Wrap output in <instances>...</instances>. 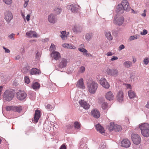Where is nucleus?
I'll use <instances>...</instances> for the list:
<instances>
[{"label":"nucleus","mask_w":149,"mask_h":149,"mask_svg":"<svg viewBox=\"0 0 149 149\" xmlns=\"http://www.w3.org/2000/svg\"><path fill=\"white\" fill-rule=\"evenodd\" d=\"M67 60L65 58H61L59 60L57 66L55 67V69L61 71H62L63 69L65 68L68 63Z\"/></svg>","instance_id":"obj_1"},{"label":"nucleus","mask_w":149,"mask_h":149,"mask_svg":"<svg viewBox=\"0 0 149 149\" xmlns=\"http://www.w3.org/2000/svg\"><path fill=\"white\" fill-rule=\"evenodd\" d=\"M88 89L90 93H95L98 86V84L94 81H92L87 84Z\"/></svg>","instance_id":"obj_2"},{"label":"nucleus","mask_w":149,"mask_h":149,"mask_svg":"<svg viewBox=\"0 0 149 149\" xmlns=\"http://www.w3.org/2000/svg\"><path fill=\"white\" fill-rule=\"evenodd\" d=\"M3 99L8 101H10L12 100L14 97V93L11 90H6L3 94Z\"/></svg>","instance_id":"obj_3"},{"label":"nucleus","mask_w":149,"mask_h":149,"mask_svg":"<svg viewBox=\"0 0 149 149\" xmlns=\"http://www.w3.org/2000/svg\"><path fill=\"white\" fill-rule=\"evenodd\" d=\"M122 129L121 126L117 124H114L113 123H111L110 124L109 130L110 131L114 130L116 132H118Z\"/></svg>","instance_id":"obj_4"},{"label":"nucleus","mask_w":149,"mask_h":149,"mask_svg":"<svg viewBox=\"0 0 149 149\" xmlns=\"http://www.w3.org/2000/svg\"><path fill=\"white\" fill-rule=\"evenodd\" d=\"M131 138L134 143L137 145L139 144L141 141L140 136L137 134H132Z\"/></svg>","instance_id":"obj_5"},{"label":"nucleus","mask_w":149,"mask_h":149,"mask_svg":"<svg viewBox=\"0 0 149 149\" xmlns=\"http://www.w3.org/2000/svg\"><path fill=\"white\" fill-rule=\"evenodd\" d=\"M4 18L8 23L10 22L13 18V15L10 11L7 10L5 12Z\"/></svg>","instance_id":"obj_6"},{"label":"nucleus","mask_w":149,"mask_h":149,"mask_svg":"<svg viewBox=\"0 0 149 149\" xmlns=\"http://www.w3.org/2000/svg\"><path fill=\"white\" fill-rule=\"evenodd\" d=\"M106 72L107 74L109 75L116 77L118 75V71L116 69H109L108 68Z\"/></svg>","instance_id":"obj_7"},{"label":"nucleus","mask_w":149,"mask_h":149,"mask_svg":"<svg viewBox=\"0 0 149 149\" xmlns=\"http://www.w3.org/2000/svg\"><path fill=\"white\" fill-rule=\"evenodd\" d=\"M124 19L123 17L120 16L116 17L113 21L114 24L120 26L124 22Z\"/></svg>","instance_id":"obj_8"},{"label":"nucleus","mask_w":149,"mask_h":149,"mask_svg":"<svg viewBox=\"0 0 149 149\" xmlns=\"http://www.w3.org/2000/svg\"><path fill=\"white\" fill-rule=\"evenodd\" d=\"M26 94L24 91H19L17 93V98L19 100L24 99L26 96Z\"/></svg>","instance_id":"obj_9"},{"label":"nucleus","mask_w":149,"mask_h":149,"mask_svg":"<svg viewBox=\"0 0 149 149\" xmlns=\"http://www.w3.org/2000/svg\"><path fill=\"white\" fill-rule=\"evenodd\" d=\"M51 56L56 61L61 58V56L60 53L56 51H53L51 54Z\"/></svg>","instance_id":"obj_10"},{"label":"nucleus","mask_w":149,"mask_h":149,"mask_svg":"<svg viewBox=\"0 0 149 149\" xmlns=\"http://www.w3.org/2000/svg\"><path fill=\"white\" fill-rule=\"evenodd\" d=\"M100 83L103 87L106 88H108L109 87V85L104 78H101L100 80Z\"/></svg>","instance_id":"obj_11"},{"label":"nucleus","mask_w":149,"mask_h":149,"mask_svg":"<svg viewBox=\"0 0 149 149\" xmlns=\"http://www.w3.org/2000/svg\"><path fill=\"white\" fill-rule=\"evenodd\" d=\"M80 106L86 110L88 109L90 107V105L86 101L81 100L79 102Z\"/></svg>","instance_id":"obj_12"},{"label":"nucleus","mask_w":149,"mask_h":149,"mask_svg":"<svg viewBox=\"0 0 149 149\" xmlns=\"http://www.w3.org/2000/svg\"><path fill=\"white\" fill-rule=\"evenodd\" d=\"M126 11H129L130 9V7L128 1L126 0H123L121 4Z\"/></svg>","instance_id":"obj_13"},{"label":"nucleus","mask_w":149,"mask_h":149,"mask_svg":"<svg viewBox=\"0 0 149 149\" xmlns=\"http://www.w3.org/2000/svg\"><path fill=\"white\" fill-rule=\"evenodd\" d=\"M131 144L130 141L127 139H123L121 142V146L125 148L129 147Z\"/></svg>","instance_id":"obj_14"},{"label":"nucleus","mask_w":149,"mask_h":149,"mask_svg":"<svg viewBox=\"0 0 149 149\" xmlns=\"http://www.w3.org/2000/svg\"><path fill=\"white\" fill-rule=\"evenodd\" d=\"M92 116L94 118H98L100 117V113L99 111L97 109H93L91 111Z\"/></svg>","instance_id":"obj_15"},{"label":"nucleus","mask_w":149,"mask_h":149,"mask_svg":"<svg viewBox=\"0 0 149 149\" xmlns=\"http://www.w3.org/2000/svg\"><path fill=\"white\" fill-rule=\"evenodd\" d=\"M40 111L37 110L35 111L33 121L35 123H37L40 116Z\"/></svg>","instance_id":"obj_16"},{"label":"nucleus","mask_w":149,"mask_h":149,"mask_svg":"<svg viewBox=\"0 0 149 149\" xmlns=\"http://www.w3.org/2000/svg\"><path fill=\"white\" fill-rule=\"evenodd\" d=\"M26 36L29 38H32V37L36 38L37 34L36 32L34 31H30L27 32L26 34Z\"/></svg>","instance_id":"obj_17"},{"label":"nucleus","mask_w":149,"mask_h":149,"mask_svg":"<svg viewBox=\"0 0 149 149\" xmlns=\"http://www.w3.org/2000/svg\"><path fill=\"white\" fill-rule=\"evenodd\" d=\"M67 8L68 9H70L71 11L73 13H76L78 10V7L75 4H72L70 5H68L67 6Z\"/></svg>","instance_id":"obj_18"},{"label":"nucleus","mask_w":149,"mask_h":149,"mask_svg":"<svg viewBox=\"0 0 149 149\" xmlns=\"http://www.w3.org/2000/svg\"><path fill=\"white\" fill-rule=\"evenodd\" d=\"M123 97L124 95L123 92L121 91H119L116 96L117 100L119 102H121L123 101Z\"/></svg>","instance_id":"obj_19"},{"label":"nucleus","mask_w":149,"mask_h":149,"mask_svg":"<svg viewBox=\"0 0 149 149\" xmlns=\"http://www.w3.org/2000/svg\"><path fill=\"white\" fill-rule=\"evenodd\" d=\"M48 20L51 23H54L56 21V19L55 15L51 14L48 16Z\"/></svg>","instance_id":"obj_20"},{"label":"nucleus","mask_w":149,"mask_h":149,"mask_svg":"<svg viewBox=\"0 0 149 149\" xmlns=\"http://www.w3.org/2000/svg\"><path fill=\"white\" fill-rule=\"evenodd\" d=\"M125 10L123 7V5L120 4H119L118 5L116 9V12L120 14L123 13Z\"/></svg>","instance_id":"obj_21"},{"label":"nucleus","mask_w":149,"mask_h":149,"mask_svg":"<svg viewBox=\"0 0 149 149\" xmlns=\"http://www.w3.org/2000/svg\"><path fill=\"white\" fill-rule=\"evenodd\" d=\"M76 86L78 88L82 89L84 88V86L83 79L81 78L78 81L76 84Z\"/></svg>","instance_id":"obj_22"},{"label":"nucleus","mask_w":149,"mask_h":149,"mask_svg":"<svg viewBox=\"0 0 149 149\" xmlns=\"http://www.w3.org/2000/svg\"><path fill=\"white\" fill-rule=\"evenodd\" d=\"M105 96L106 99L109 101L113 100L114 98L113 95L111 91L108 92Z\"/></svg>","instance_id":"obj_23"},{"label":"nucleus","mask_w":149,"mask_h":149,"mask_svg":"<svg viewBox=\"0 0 149 149\" xmlns=\"http://www.w3.org/2000/svg\"><path fill=\"white\" fill-rule=\"evenodd\" d=\"M41 73V72L39 70L36 68H32L30 71V74H31L39 75Z\"/></svg>","instance_id":"obj_24"},{"label":"nucleus","mask_w":149,"mask_h":149,"mask_svg":"<svg viewBox=\"0 0 149 149\" xmlns=\"http://www.w3.org/2000/svg\"><path fill=\"white\" fill-rule=\"evenodd\" d=\"M82 30V28L79 25H76L73 28V30L74 33H78L80 32Z\"/></svg>","instance_id":"obj_25"},{"label":"nucleus","mask_w":149,"mask_h":149,"mask_svg":"<svg viewBox=\"0 0 149 149\" xmlns=\"http://www.w3.org/2000/svg\"><path fill=\"white\" fill-rule=\"evenodd\" d=\"M139 128L141 130H147L149 129V124L147 123H142L139 125Z\"/></svg>","instance_id":"obj_26"},{"label":"nucleus","mask_w":149,"mask_h":149,"mask_svg":"<svg viewBox=\"0 0 149 149\" xmlns=\"http://www.w3.org/2000/svg\"><path fill=\"white\" fill-rule=\"evenodd\" d=\"M95 128L96 130L101 134L104 133V130L103 127L101 126L99 124H97L95 126Z\"/></svg>","instance_id":"obj_27"},{"label":"nucleus","mask_w":149,"mask_h":149,"mask_svg":"<svg viewBox=\"0 0 149 149\" xmlns=\"http://www.w3.org/2000/svg\"><path fill=\"white\" fill-rule=\"evenodd\" d=\"M141 133L144 136L148 137L149 136V129L146 130L143 129L141 131Z\"/></svg>","instance_id":"obj_28"},{"label":"nucleus","mask_w":149,"mask_h":149,"mask_svg":"<svg viewBox=\"0 0 149 149\" xmlns=\"http://www.w3.org/2000/svg\"><path fill=\"white\" fill-rule=\"evenodd\" d=\"M22 107L20 106H13V111L19 113L22 110Z\"/></svg>","instance_id":"obj_29"},{"label":"nucleus","mask_w":149,"mask_h":149,"mask_svg":"<svg viewBox=\"0 0 149 149\" xmlns=\"http://www.w3.org/2000/svg\"><path fill=\"white\" fill-rule=\"evenodd\" d=\"M93 36V34L91 33H88L86 34L85 38L88 41H89Z\"/></svg>","instance_id":"obj_30"},{"label":"nucleus","mask_w":149,"mask_h":149,"mask_svg":"<svg viewBox=\"0 0 149 149\" xmlns=\"http://www.w3.org/2000/svg\"><path fill=\"white\" fill-rule=\"evenodd\" d=\"M62 46L64 47L70 49H76V47L72 45H69L68 44H64L62 45Z\"/></svg>","instance_id":"obj_31"},{"label":"nucleus","mask_w":149,"mask_h":149,"mask_svg":"<svg viewBox=\"0 0 149 149\" xmlns=\"http://www.w3.org/2000/svg\"><path fill=\"white\" fill-rule=\"evenodd\" d=\"M32 87L35 90L39 88L40 87V84L37 82H33L31 85Z\"/></svg>","instance_id":"obj_32"},{"label":"nucleus","mask_w":149,"mask_h":149,"mask_svg":"<svg viewBox=\"0 0 149 149\" xmlns=\"http://www.w3.org/2000/svg\"><path fill=\"white\" fill-rule=\"evenodd\" d=\"M54 11L56 15H58L61 12L62 9L60 6L56 7L54 9Z\"/></svg>","instance_id":"obj_33"},{"label":"nucleus","mask_w":149,"mask_h":149,"mask_svg":"<svg viewBox=\"0 0 149 149\" xmlns=\"http://www.w3.org/2000/svg\"><path fill=\"white\" fill-rule=\"evenodd\" d=\"M123 65L126 68H129L132 66V63L131 61H126L124 63Z\"/></svg>","instance_id":"obj_34"},{"label":"nucleus","mask_w":149,"mask_h":149,"mask_svg":"<svg viewBox=\"0 0 149 149\" xmlns=\"http://www.w3.org/2000/svg\"><path fill=\"white\" fill-rule=\"evenodd\" d=\"M128 94L129 97L130 99L132 98L135 97V93L132 91H129L128 92Z\"/></svg>","instance_id":"obj_35"},{"label":"nucleus","mask_w":149,"mask_h":149,"mask_svg":"<svg viewBox=\"0 0 149 149\" xmlns=\"http://www.w3.org/2000/svg\"><path fill=\"white\" fill-rule=\"evenodd\" d=\"M105 35L108 39L109 40H111L113 39V37L111 36V32L109 31L106 32Z\"/></svg>","instance_id":"obj_36"},{"label":"nucleus","mask_w":149,"mask_h":149,"mask_svg":"<svg viewBox=\"0 0 149 149\" xmlns=\"http://www.w3.org/2000/svg\"><path fill=\"white\" fill-rule=\"evenodd\" d=\"M26 65H27L25 66L23 69V71L25 73L27 72L30 69L29 66L27 65V64H26Z\"/></svg>","instance_id":"obj_37"},{"label":"nucleus","mask_w":149,"mask_h":149,"mask_svg":"<svg viewBox=\"0 0 149 149\" xmlns=\"http://www.w3.org/2000/svg\"><path fill=\"white\" fill-rule=\"evenodd\" d=\"M74 127L75 128L79 129L80 128V125L78 122H76L74 123Z\"/></svg>","instance_id":"obj_38"},{"label":"nucleus","mask_w":149,"mask_h":149,"mask_svg":"<svg viewBox=\"0 0 149 149\" xmlns=\"http://www.w3.org/2000/svg\"><path fill=\"white\" fill-rule=\"evenodd\" d=\"M107 103L106 102H102V107L104 109H106L107 108Z\"/></svg>","instance_id":"obj_39"},{"label":"nucleus","mask_w":149,"mask_h":149,"mask_svg":"<svg viewBox=\"0 0 149 149\" xmlns=\"http://www.w3.org/2000/svg\"><path fill=\"white\" fill-rule=\"evenodd\" d=\"M50 50L52 51H55V50L56 49V47L55 45L52 43L51 44V45L50 49Z\"/></svg>","instance_id":"obj_40"},{"label":"nucleus","mask_w":149,"mask_h":149,"mask_svg":"<svg viewBox=\"0 0 149 149\" xmlns=\"http://www.w3.org/2000/svg\"><path fill=\"white\" fill-rule=\"evenodd\" d=\"M24 81L25 83L28 84L30 83V80L29 77L27 76L24 77Z\"/></svg>","instance_id":"obj_41"},{"label":"nucleus","mask_w":149,"mask_h":149,"mask_svg":"<svg viewBox=\"0 0 149 149\" xmlns=\"http://www.w3.org/2000/svg\"><path fill=\"white\" fill-rule=\"evenodd\" d=\"M149 62V58L147 57H146L144 58L143 60V63L146 65H147Z\"/></svg>","instance_id":"obj_42"},{"label":"nucleus","mask_w":149,"mask_h":149,"mask_svg":"<svg viewBox=\"0 0 149 149\" xmlns=\"http://www.w3.org/2000/svg\"><path fill=\"white\" fill-rule=\"evenodd\" d=\"M85 70V68L84 66H81L79 68V72L82 73L84 72Z\"/></svg>","instance_id":"obj_43"},{"label":"nucleus","mask_w":149,"mask_h":149,"mask_svg":"<svg viewBox=\"0 0 149 149\" xmlns=\"http://www.w3.org/2000/svg\"><path fill=\"white\" fill-rule=\"evenodd\" d=\"M13 106H8L6 107V109L7 111L11 110H13Z\"/></svg>","instance_id":"obj_44"},{"label":"nucleus","mask_w":149,"mask_h":149,"mask_svg":"<svg viewBox=\"0 0 149 149\" xmlns=\"http://www.w3.org/2000/svg\"><path fill=\"white\" fill-rule=\"evenodd\" d=\"M78 50L81 52L83 53H86L87 51L84 48H78Z\"/></svg>","instance_id":"obj_45"},{"label":"nucleus","mask_w":149,"mask_h":149,"mask_svg":"<svg viewBox=\"0 0 149 149\" xmlns=\"http://www.w3.org/2000/svg\"><path fill=\"white\" fill-rule=\"evenodd\" d=\"M15 35V34L13 33H12L10 35L8 36V37L9 38L12 40H14V36Z\"/></svg>","instance_id":"obj_46"},{"label":"nucleus","mask_w":149,"mask_h":149,"mask_svg":"<svg viewBox=\"0 0 149 149\" xmlns=\"http://www.w3.org/2000/svg\"><path fill=\"white\" fill-rule=\"evenodd\" d=\"M3 1L7 4H10L12 3L11 0H3Z\"/></svg>","instance_id":"obj_47"},{"label":"nucleus","mask_w":149,"mask_h":149,"mask_svg":"<svg viewBox=\"0 0 149 149\" xmlns=\"http://www.w3.org/2000/svg\"><path fill=\"white\" fill-rule=\"evenodd\" d=\"M40 52H37L36 55V58L38 59L40 57Z\"/></svg>","instance_id":"obj_48"},{"label":"nucleus","mask_w":149,"mask_h":149,"mask_svg":"<svg viewBox=\"0 0 149 149\" xmlns=\"http://www.w3.org/2000/svg\"><path fill=\"white\" fill-rule=\"evenodd\" d=\"M46 108L47 109L51 110L52 109V107L50 104H48L46 106Z\"/></svg>","instance_id":"obj_49"},{"label":"nucleus","mask_w":149,"mask_h":149,"mask_svg":"<svg viewBox=\"0 0 149 149\" xmlns=\"http://www.w3.org/2000/svg\"><path fill=\"white\" fill-rule=\"evenodd\" d=\"M125 46L123 45H121L119 47L118 50L119 51H121L122 49L125 48Z\"/></svg>","instance_id":"obj_50"},{"label":"nucleus","mask_w":149,"mask_h":149,"mask_svg":"<svg viewBox=\"0 0 149 149\" xmlns=\"http://www.w3.org/2000/svg\"><path fill=\"white\" fill-rule=\"evenodd\" d=\"M29 0H25V3L24 4V7L26 8L27 6Z\"/></svg>","instance_id":"obj_51"},{"label":"nucleus","mask_w":149,"mask_h":149,"mask_svg":"<svg viewBox=\"0 0 149 149\" xmlns=\"http://www.w3.org/2000/svg\"><path fill=\"white\" fill-rule=\"evenodd\" d=\"M147 33H148V31H147V30H146L145 29H144L143 30V32H141V35H145L146 34H147Z\"/></svg>","instance_id":"obj_52"},{"label":"nucleus","mask_w":149,"mask_h":149,"mask_svg":"<svg viewBox=\"0 0 149 149\" xmlns=\"http://www.w3.org/2000/svg\"><path fill=\"white\" fill-rule=\"evenodd\" d=\"M60 33H61V34H62V36H63V37H67V36L65 35V31H61Z\"/></svg>","instance_id":"obj_53"},{"label":"nucleus","mask_w":149,"mask_h":149,"mask_svg":"<svg viewBox=\"0 0 149 149\" xmlns=\"http://www.w3.org/2000/svg\"><path fill=\"white\" fill-rule=\"evenodd\" d=\"M118 59V58L115 56H113L112 58L111 59V61H113Z\"/></svg>","instance_id":"obj_54"},{"label":"nucleus","mask_w":149,"mask_h":149,"mask_svg":"<svg viewBox=\"0 0 149 149\" xmlns=\"http://www.w3.org/2000/svg\"><path fill=\"white\" fill-rule=\"evenodd\" d=\"M146 10H144L143 11V13L141 14V15L143 17H145L146 16Z\"/></svg>","instance_id":"obj_55"},{"label":"nucleus","mask_w":149,"mask_h":149,"mask_svg":"<svg viewBox=\"0 0 149 149\" xmlns=\"http://www.w3.org/2000/svg\"><path fill=\"white\" fill-rule=\"evenodd\" d=\"M130 40H132L134 39H137V38H136V37H135L134 36H130Z\"/></svg>","instance_id":"obj_56"},{"label":"nucleus","mask_w":149,"mask_h":149,"mask_svg":"<svg viewBox=\"0 0 149 149\" xmlns=\"http://www.w3.org/2000/svg\"><path fill=\"white\" fill-rule=\"evenodd\" d=\"M60 149H66V147L65 145L63 144L61 145Z\"/></svg>","instance_id":"obj_57"},{"label":"nucleus","mask_w":149,"mask_h":149,"mask_svg":"<svg viewBox=\"0 0 149 149\" xmlns=\"http://www.w3.org/2000/svg\"><path fill=\"white\" fill-rule=\"evenodd\" d=\"M113 53H112L111 52H109L107 53V55L108 56H109L113 55Z\"/></svg>","instance_id":"obj_58"},{"label":"nucleus","mask_w":149,"mask_h":149,"mask_svg":"<svg viewBox=\"0 0 149 149\" xmlns=\"http://www.w3.org/2000/svg\"><path fill=\"white\" fill-rule=\"evenodd\" d=\"M30 15L28 14L26 16V20L27 21H29L30 20Z\"/></svg>","instance_id":"obj_59"},{"label":"nucleus","mask_w":149,"mask_h":149,"mask_svg":"<svg viewBox=\"0 0 149 149\" xmlns=\"http://www.w3.org/2000/svg\"><path fill=\"white\" fill-rule=\"evenodd\" d=\"M132 12L131 13H132L134 14H136L138 13V11H134L133 9H132Z\"/></svg>","instance_id":"obj_60"},{"label":"nucleus","mask_w":149,"mask_h":149,"mask_svg":"<svg viewBox=\"0 0 149 149\" xmlns=\"http://www.w3.org/2000/svg\"><path fill=\"white\" fill-rule=\"evenodd\" d=\"M20 58V56L19 55L15 57V59L17 60L19 59Z\"/></svg>","instance_id":"obj_61"},{"label":"nucleus","mask_w":149,"mask_h":149,"mask_svg":"<svg viewBox=\"0 0 149 149\" xmlns=\"http://www.w3.org/2000/svg\"><path fill=\"white\" fill-rule=\"evenodd\" d=\"M3 88V87L2 86H0V95L1 94L2 89Z\"/></svg>","instance_id":"obj_62"},{"label":"nucleus","mask_w":149,"mask_h":149,"mask_svg":"<svg viewBox=\"0 0 149 149\" xmlns=\"http://www.w3.org/2000/svg\"><path fill=\"white\" fill-rule=\"evenodd\" d=\"M5 52L6 53H9L10 52V50L9 49H7V48H6L5 49Z\"/></svg>","instance_id":"obj_63"},{"label":"nucleus","mask_w":149,"mask_h":149,"mask_svg":"<svg viewBox=\"0 0 149 149\" xmlns=\"http://www.w3.org/2000/svg\"><path fill=\"white\" fill-rule=\"evenodd\" d=\"M146 108L149 109V101L148 102L147 104L145 106Z\"/></svg>","instance_id":"obj_64"}]
</instances>
